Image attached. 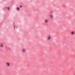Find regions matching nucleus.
Listing matches in <instances>:
<instances>
[{
  "instance_id": "1",
  "label": "nucleus",
  "mask_w": 75,
  "mask_h": 75,
  "mask_svg": "<svg viewBox=\"0 0 75 75\" xmlns=\"http://www.w3.org/2000/svg\"><path fill=\"white\" fill-rule=\"evenodd\" d=\"M47 38L48 41L50 40V39H51V36H48L47 37Z\"/></svg>"
},
{
  "instance_id": "3",
  "label": "nucleus",
  "mask_w": 75,
  "mask_h": 75,
  "mask_svg": "<svg viewBox=\"0 0 75 75\" xmlns=\"http://www.w3.org/2000/svg\"><path fill=\"white\" fill-rule=\"evenodd\" d=\"M50 18H52L53 16L52 15H50L49 16Z\"/></svg>"
},
{
  "instance_id": "2",
  "label": "nucleus",
  "mask_w": 75,
  "mask_h": 75,
  "mask_svg": "<svg viewBox=\"0 0 75 75\" xmlns=\"http://www.w3.org/2000/svg\"><path fill=\"white\" fill-rule=\"evenodd\" d=\"M6 65L7 67H9L10 66V63H6Z\"/></svg>"
},
{
  "instance_id": "6",
  "label": "nucleus",
  "mask_w": 75,
  "mask_h": 75,
  "mask_svg": "<svg viewBox=\"0 0 75 75\" xmlns=\"http://www.w3.org/2000/svg\"><path fill=\"white\" fill-rule=\"evenodd\" d=\"M25 49H22L23 52H25Z\"/></svg>"
},
{
  "instance_id": "8",
  "label": "nucleus",
  "mask_w": 75,
  "mask_h": 75,
  "mask_svg": "<svg viewBox=\"0 0 75 75\" xmlns=\"http://www.w3.org/2000/svg\"><path fill=\"white\" fill-rule=\"evenodd\" d=\"M8 10H10V8H9V7H8Z\"/></svg>"
},
{
  "instance_id": "9",
  "label": "nucleus",
  "mask_w": 75,
  "mask_h": 75,
  "mask_svg": "<svg viewBox=\"0 0 75 75\" xmlns=\"http://www.w3.org/2000/svg\"><path fill=\"white\" fill-rule=\"evenodd\" d=\"M20 7L21 8H22L23 7V6H20Z\"/></svg>"
},
{
  "instance_id": "7",
  "label": "nucleus",
  "mask_w": 75,
  "mask_h": 75,
  "mask_svg": "<svg viewBox=\"0 0 75 75\" xmlns=\"http://www.w3.org/2000/svg\"><path fill=\"white\" fill-rule=\"evenodd\" d=\"M17 10H20V9H19V8H17Z\"/></svg>"
},
{
  "instance_id": "4",
  "label": "nucleus",
  "mask_w": 75,
  "mask_h": 75,
  "mask_svg": "<svg viewBox=\"0 0 75 75\" xmlns=\"http://www.w3.org/2000/svg\"><path fill=\"white\" fill-rule=\"evenodd\" d=\"M0 47H3V44H1L0 45Z\"/></svg>"
},
{
  "instance_id": "5",
  "label": "nucleus",
  "mask_w": 75,
  "mask_h": 75,
  "mask_svg": "<svg viewBox=\"0 0 75 75\" xmlns=\"http://www.w3.org/2000/svg\"><path fill=\"white\" fill-rule=\"evenodd\" d=\"M45 23H48V20L46 19L45 20Z\"/></svg>"
},
{
  "instance_id": "10",
  "label": "nucleus",
  "mask_w": 75,
  "mask_h": 75,
  "mask_svg": "<svg viewBox=\"0 0 75 75\" xmlns=\"http://www.w3.org/2000/svg\"><path fill=\"white\" fill-rule=\"evenodd\" d=\"M72 34H74V32H73L72 33Z\"/></svg>"
}]
</instances>
